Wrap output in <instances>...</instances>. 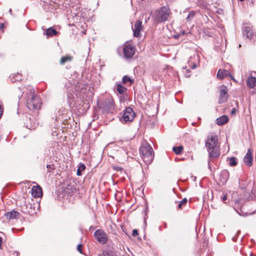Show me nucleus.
Segmentation results:
<instances>
[{"mask_svg":"<svg viewBox=\"0 0 256 256\" xmlns=\"http://www.w3.org/2000/svg\"><path fill=\"white\" fill-rule=\"evenodd\" d=\"M58 34L57 31L52 28H50L46 30V34L48 36H52L56 35Z\"/></svg>","mask_w":256,"mask_h":256,"instance_id":"23","label":"nucleus"},{"mask_svg":"<svg viewBox=\"0 0 256 256\" xmlns=\"http://www.w3.org/2000/svg\"><path fill=\"white\" fill-rule=\"evenodd\" d=\"M210 159L208 161V168L212 170V166H211V164H210Z\"/></svg>","mask_w":256,"mask_h":256,"instance_id":"43","label":"nucleus"},{"mask_svg":"<svg viewBox=\"0 0 256 256\" xmlns=\"http://www.w3.org/2000/svg\"><path fill=\"white\" fill-rule=\"evenodd\" d=\"M102 256H120V254L117 251L109 250L104 252Z\"/></svg>","mask_w":256,"mask_h":256,"instance_id":"22","label":"nucleus"},{"mask_svg":"<svg viewBox=\"0 0 256 256\" xmlns=\"http://www.w3.org/2000/svg\"><path fill=\"white\" fill-rule=\"evenodd\" d=\"M253 92H254V90H252V93H253Z\"/></svg>","mask_w":256,"mask_h":256,"instance_id":"54","label":"nucleus"},{"mask_svg":"<svg viewBox=\"0 0 256 256\" xmlns=\"http://www.w3.org/2000/svg\"><path fill=\"white\" fill-rule=\"evenodd\" d=\"M14 230V228H12V230L13 231Z\"/></svg>","mask_w":256,"mask_h":256,"instance_id":"55","label":"nucleus"},{"mask_svg":"<svg viewBox=\"0 0 256 256\" xmlns=\"http://www.w3.org/2000/svg\"><path fill=\"white\" fill-rule=\"evenodd\" d=\"M94 236L98 242L100 244H105L108 241V236L106 233L101 229L95 231Z\"/></svg>","mask_w":256,"mask_h":256,"instance_id":"6","label":"nucleus"},{"mask_svg":"<svg viewBox=\"0 0 256 256\" xmlns=\"http://www.w3.org/2000/svg\"><path fill=\"white\" fill-rule=\"evenodd\" d=\"M72 60V57L69 55H66L62 57L60 60V64L62 65L64 64L66 62H71Z\"/></svg>","mask_w":256,"mask_h":256,"instance_id":"21","label":"nucleus"},{"mask_svg":"<svg viewBox=\"0 0 256 256\" xmlns=\"http://www.w3.org/2000/svg\"><path fill=\"white\" fill-rule=\"evenodd\" d=\"M136 115L133 110L130 107H128L124 110L122 116L120 118V120L122 123L131 122L134 120Z\"/></svg>","mask_w":256,"mask_h":256,"instance_id":"5","label":"nucleus"},{"mask_svg":"<svg viewBox=\"0 0 256 256\" xmlns=\"http://www.w3.org/2000/svg\"><path fill=\"white\" fill-rule=\"evenodd\" d=\"M20 91L22 92L21 96H23L24 95L25 96H37L36 94L35 90L31 86L24 87Z\"/></svg>","mask_w":256,"mask_h":256,"instance_id":"12","label":"nucleus"},{"mask_svg":"<svg viewBox=\"0 0 256 256\" xmlns=\"http://www.w3.org/2000/svg\"><path fill=\"white\" fill-rule=\"evenodd\" d=\"M46 168L48 169L47 172L48 173L53 172L55 170L54 164H47Z\"/></svg>","mask_w":256,"mask_h":256,"instance_id":"34","label":"nucleus"},{"mask_svg":"<svg viewBox=\"0 0 256 256\" xmlns=\"http://www.w3.org/2000/svg\"><path fill=\"white\" fill-rule=\"evenodd\" d=\"M2 238L0 236V250L2 249Z\"/></svg>","mask_w":256,"mask_h":256,"instance_id":"44","label":"nucleus"},{"mask_svg":"<svg viewBox=\"0 0 256 256\" xmlns=\"http://www.w3.org/2000/svg\"><path fill=\"white\" fill-rule=\"evenodd\" d=\"M209 152V158L211 162H213V158H216L220 156V151L219 150V146L215 147L214 148H212L211 150H208Z\"/></svg>","mask_w":256,"mask_h":256,"instance_id":"13","label":"nucleus"},{"mask_svg":"<svg viewBox=\"0 0 256 256\" xmlns=\"http://www.w3.org/2000/svg\"><path fill=\"white\" fill-rule=\"evenodd\" d=\"M12 255L13 256H19L20 253L18 252H14Z\"/></svg>","mask_w":256,"mask_h":256,"instance_id":"42","label":"nucleus"},{"mask_svg":"<svg viewBox=\"0 0 256 256\" xmlns=\"http://www.w3.org/2000/svg\"><path fill=\"white\" fill-rule=\"evenodd\" d=\"M229 74V72L224 70H219L217 74V77L223 79Z\"/></svg>","mask_w":256,"mask_h":256,"instance_id":"20","label":"nucleus"},{"mask_svg":"<svg viewBox=\"0 0 256 256\" xmlns=\"http://www.w3.org/2000/svg\"><path fill=\"white\" fill-rule=\"evenodd\" d=\"M240 0V2H243V1H244V0Z\"/></svg>","mask_w":256,"mask_h":256,"instance_id":"52","label":"nucleus"},{"mask_svg":"<svg viewBox=\"0 0 256 256\" xmlns=\"http://www.w3.org/2000/svg\"><path fill=\"white\" fill-rule=\"evenodd\" d=\"M229 160V165L231 166H234L237 165L238 162L237 159L235 157H231L229 158H228V160Z\"/></svg>","mask_w":256,"mask_h":256,"instance_id":"28","label":"nucleus"},{"mask_svg":"<svg viewBox=\"0 0 256 256\" xmlns=\"http://www.w3.org/2000/svg\"><path fill=\"white\" fill-rule=\"evenodd\" d=\"M32 194L34 198H40L42 195L41 187L39 186H34L32 189Z\"/></svg>","mask_w":256,"mask_h":256,"instance_id":"15","label":"nucleus"},{"mask_svg":"<svg viewBox=\"0 0 256 256\" xmlns=\"http://www.w3.org/2000/svg\"><path fill=\"white\" fill-rule=\"evenodd\" d=\"M228 97H220L218 100V103L222 104L226 101Z\"/></svg>","mask_w":256,"mask_h":256,"instance_id":"37","label":"nucleus"},{"mask_svg":"<svg viewBox=\"0 0 256 256\" xmlns=\"http://www.w3.org/2000/svg\"><path fill=\"white\" fill-rule=\"evenodd\" d=\"M28 108L32 110H39L42 104L40 97H28L26 100Z\"/></svg>","mask_w":256,"mask_h":256,"instance_id":"4","label":"nucleus"},{"mask_svg":"<svg viewBox=\"0 0 256 256\" xmlns=\"http://www.w3.org/2000/svg\"><path fill=\"white\" fill-rule=\"evenodd\" d=\"M20 213L16 210H12L11 212H6L5 214V216L6 218L8 220H12L14 218H17L18 216H20Z\"/></svg>","mask_w":256,"mask_h":256,"instance_id":"17","label":"nucleus"},{"mask_svg":"<svg viewBox=\"0 0 256 256\" xmlns=\"http://www.w3.org/2000/svg\"><path fill=\"white\" fill-rule=\"evenodd\" d=\"M253 156L252 151L248 149L247 153L244 158V162L248 166H250L252 164Z\"/></svg>","mask_w":256,"mask_h":256,"instance_id":"14","label":"nucleus"},{"mask_svg":"<svg viewBox=\"0 0 256 256\" xmlns=\"http://www.w3.org/2000/svg\"><path fill=\"white\" fill-rule=\"evenodd\" d=\"M178 37H179V36H178V35H175V36H174V38H176H176H178Z\"/></svg>","mask_w":256,"mask_h":256,"instance_id":"47","label":"nucleus"},{"mask_svg":"<svg viewBox=\"0 0 256 256\" xmlns=\"http://www.w3.org/2000/svg\"><path fill=\"white\" fill-rule=\"evenodd\" d=\"M248 206V204L242 205V200H238L235 202L234 208L236 211L240 216H244L248 214H252V212H244L245 208Z\"/></svg>","mask_w":256,"mask_h":256,"instance_id":"9","label":"nucleus"},{"mask_svg":"<svg viewBox=\"0 0 256 256\" xmlns=\"http://www.w3.org/2000/svg\"><path fill=\"white\" fill-rule=\"evenodd\" d=\"M9 11H10V12H12V10H11V9H10Z\"/></svg>","mask_w":256,"mask_h":256,"instance_id":"53","label":"nucleus"},{"mask_svg":"<svg viewBox=\"0 0 256 256\" xmlns=\"http://www.w3.org/2000/svg\"><path fill=\"white\" fill-rule=\"evenodd\" d=\"M97 105L99 109H102L105 112H112L115 108V103L112 97L99 98Z\"/></svg>","mask_w":256,"mask_h":256,"instance_id":"2","label":"nucleus"},{"mask_svg":"<svg viewBox=\"0 0 256 256\" xmlns=\"http://www.w3.org/2000/svg\"><path fill=\"white\" fill-rule=\"evenodd\" d=\"M69 98H70V100H69V101L70 102V100H74V96H72V97H69Z\"/></svg>","mask_w":256,"mask_h":256,"instance_id":"46","label":"nucleus"},{"mask_svg":"<svg viewBox=\"0 0 256 256\" xmlns=\"http://www.w3.org/2000/svg\"><path fill=\"white\" fill-rule=\"evenodd\" d=\"M82 244H78L77 246V250L80 253L82 254Z\"/></svg>","mask_w":256,"mask_h":256,"instance_id":"38","label":"nucleus"},{"mask_svg":"<svg viewBox=\"0 0 256 256\" xmlns=\"http://www.w3.org/2000/svg\"><path fill=\"white\" fill-rule=\"evenodd\" d=\"M246 84L250 88H254L256 85V78L254 76L249 77L246 80Z\"/></svg>","mask_w":256,"mask_h":256,"instance_id":"18","label":"nucleus"},{"mask_svg":"<svg viewBox=\"0 0 256 256\" xmlns=\"http://www.w3.org/2000/svg\"><path fill=\"white\" fill-rule=\"evenodd\" d=\"M184 160V158L180 159V160Z\"/></svg>","mask_w":256,"mask_h":256,"instance_id":"49","label":"nucleus"},{"mask_svg":"<svg viewBox=\"0 0 256 256\" xmlns=\"http://www.w3.org/2000/svg\"><path fill=\"white\" fill-rule=\"evenodd\" d=\"M242 186V188H245V186Z\"/></svg>","mask_w":256,"mask_h":256,"instance_id":"50","label":"nucleus"},{"mask_svg":"<svg viewBox=\"0 0 256 256\" xmlns=\"http://www.w3.org/2000/svg\"><path fill=\"white\" fill-rule=\"evenodd\" d=\"M21 210L22 212L31 216L36 214V207L30 202H25L21 206Z\"/></svg>","mask_w":256,"mask_h":256,"instance_id":"8","label":"nucleus"},{"mask_svg":"<svg viewBox=\"0 0 256 256\" xmlns=\"http://www.w3.org/2000/svg\"><path fill=\"white\" fill-rule=\"evenodd\" d=\"M122 82L124 84L129 83V84L131 85L134 82V80L131 79L128 76H124L122 78Z\"/></svg>","mask_w":256,"mask_h":256,"instance_id":"26","label":"nucleus"},{"mask_svg":"<svg viewBox=\"0 0 256 256\" xmlns=\"http://www.w3.org/2000/svg\"><path fill=\"white\" fill-rule=\"evenodd\" d=\"M142 29V22L140 21H137L134 24V29L136 30L137 31H140Z\"/></svg>","mask_w":256,"mask_h":256,"instance_id":"32","label":"nucleus"},{"mask_svg":"<svg viewBox=\"0 0 256 256\" xmlns=\"http://www.w3.org/2000/svg\"><path fill=\"white\" fill-rule=\"evenodd\" d=\"M116 90L120 94H122L126 90V88L121 84L116 85Z\"/></svg>","mask_w":256,"mask_h":256,"instance_id":"27","label":"nucleus"},{"mask_svg":"<svg viewBox=\"0 0 256 256\" xmlns=\"http://www.w3.org/2000/svg\"><path fill=\"white\" fill-rule=\"evenodd\" d=\"M252 2H253L254 1V0H250Z\"/></svg>","mask_w":256,"mask_h":256,"instance_id":"51","label":"nucleus"},{"mask_svg":"<svg viewBox=\"0 0 256 256\" xmlns=\"http://www.w3.org/2000/svg\"><path fill=\"white\" fill-rule=\"evenodd\" d=\"M188 202V200L186 198H184L182 199V201L180 202V204H178V208L179 209L182 208V206L186 204Z\"/></svg>","mask_w":256,"mask_h":256,"instance_id":"35","label":"nucleus"},{"mask_svg":"<svg viewBox=\"0 0 256 256\" xmlns=\"http://www.w3.org/2000/svg\"><path fill=\"white\" fill-rule=\"evenodd\" d=\"M192 125H193L194 126H196V124L195 122H192Z\"/></svg>","mask_w":256,"mask_h":256,"instance_id":"48","label":"nucleus"},{"mask_svg":"<svg viewBox=\"0 0 256 256\" xmlns=\"http://www.w3.org/2000/svg\"><path fill=\"white\" fill-rule=\"evenodd\" d=\"M230 177V173L229 172L226 170H222L219 176V185L223 186L225 184L228 180Z\"/></svg>","mask_w":256,"mask_h":256,"instance_id":"11","label":"nucleus"},{"mask_svg":"<svg viewBox=\"0 0 256 256\" xmlns=\"http://www.w3.org/2000/svg\"><path fill=\"white\" fill-rule=\"evenodd\" d=\"M242 34L244 36H246V38L252 39L254 34V32H253L250 27L247 26L244 28Z\"/></svg>","mask_w":256,"mask_h":256,"instance_id":"16","label":"nucleus"},{"mask_svg":"<svg viewBox=\"0 0 256 256\" xmlns=\"http://www.w3.org/2000/svg\"><path fill=\"white\" fill-rule=\"evenodd\" d=\"M123 52L125 58L129 59L132 58L134 55L135 53V48L131 44H125Z\"/></svg>","mask_w":256,"mask_h":256,"instance_id":"10","label":"nucleus"},{"mask_svg":"<svg viewBox=\"0 0 256 256\" xmlns=\"http://www.w3.org/2000/svg\"><path fill=\"white\" fill-rule=\"evenodd\" d=\"M228 88L224 86H222L220 88V96H224L227 94Z\"/></svg>","mask_w":256,"mask_h":256,"instance_id":"30","label":"nucleus"},{"mask_svg":"<svg viewBox=\"0 0 256 256\" xmlns=\"http://www.w3.org/2000/svg\"><path fill=\"white\" fill-rule=\"evenodd\" d=\"M196 15V12L194 10L190 11L187 17L186 18V20L188 22H190L194 18Z\"/></svg>","mask_w":256,"mask_h":256,"instance_id":"29","label":"nucleus"},{"mask_svg":"<svg viewBox=\"0 0 256 256\" xmlns=\"http://www.w3.org/2000/svg\"><path fill=\"white\" fill-rule=\"evenodd\" d=\"M34 120V122L33 124H32L31 126H30V127H28V126H27L28 128H29V129H34L36 128V126L38 124V122H36V121L34 120V118H30V121Z\"/></svg>","mask_w":256,"mask_h":256,"instance_id":"33","label":"nucleus"},{"mask_svg":"<svg viewBox=\"0 0 256 256\" xmlns=\"http://www.w3.org/2000/svg\"><path fill=\"white\" fill-rule=\"evenodd\" d=\"M138 234V232L137 230L134 229L132 230V235L134 236H136Z\"/></svg>","mask_w":256,"mask_h":256,"instance_id":"40","label":"nucleus"},{"mask_svg":"<svg viewBox=\"0 0 256 256\" xmlns=\"http://www.w3.org/2000/svg\"><path fill=\"white\" fill-rule=\"evenodd\" d=\"M236 109L235 108H233L231 112L232 114H234L236 113Z\"/></svg>","mask_w":256,"mask_h":256,"instance_id":"45","label":"nucleus"},{"mask_svg":"<svg viewBox=\"0 0 256 256\" xmlns=\"http://www.w3.org/2000/svg\"><path fill=\"white\" fill-rule=\"evenodd\" d=\"M183 150L184 147L182 146H176L172 148V151L177 155L180 154L182 152Z\"/></svg>","mask_w":256,"mask_h":256,"instance_id":"24","label":"nucleus"},{"mask_svg":"<svg viewBox=\"0 0 256 256\" xmlns=\"http://www.w3.org/2000/svg\"><path fill=\"white\" fill-rule=\"evenodd\" d=\"M227 196L226 195H224L222 198V200L223 202H226V200H227Z\"/></svg>","mask_w":256,"mask_h":256,"instance_id":"41","label":"nucleus"},{"mask_svg":"<svg viewBox=\"0 0 256 256\" xmlns=\"http://www.w3.org/2000/svg\"><path fill=\"white\" fill-rule=\"evenodd\" d=\"M141 156L146 164H150L154 158V150L152 146L147 142H144L140 148Z\"/></svg>","mask_w":256,"mask_h":256,"instance_id":"1","label":"nucleus"},{"mask_svg":"<svg viewBox=\"0 0 256 256\" xmlns=\"http://www.w3.org/2000/svg\"><path fill=\"white\" fill-rule=\"evenodd\" d=\"M134 35L135 37H138L140 36V31H137L136 30H133Z\"/></svg>","mask_w":256,"mask_h":256,"instance_id":"39","label":"nucleus"},{"mask_svg":"<svg viewBox=\"0 0 256 256\" xmlns=\"http://www.w3.org/2000/svg\"><path fill=\"white\" fill-rule=\"evenodd\" d=\"M218 141V136L214 134H210L207 137V140L206 142V146L207 149L211 150L212 148L218 147L217 143Z\"/></svg>","mask_w":256,"mask_h":256,"instance_id":"7","label":"nucleus"},{"mask_svg":"<svg viewBox=\"0 0 256 256\" xmlns=\"http://www.w3.org/2000/svg\"><path fill=\"white\" fill-rule=\"evenodd\" d=\"M169 16V8L166 6H162L155 12L154 17L155 22L159 23L166 21Z\"/></svg>","mask_w":256,"mask_h":256,"instance_id":"3","label":"nucleus"},{"mask_svg":"<svg viewBox=\"0 0 256 256\" xmlns=\"http://www.w3.org/2000/svg\"><path fill=\"white\" fill-rule=\"evenodd\" d=\"M216 124L219 126H222L225 124H226L228 121V116L226 115H224L218 118L216 120Z\"/></svg>","mask_w":256,"mask_h":256,"instance_id":"19","label":"nucleus"},{"mask_svg":"<svg viewBox=\"0 0 256 256\" xmlns=\"http://www.w3.org/2000/svg\"><path fill=\"white\" fill-rule=\"evenodd\" d=\"M86 169V166L84 164L80 163L76 171V174L78 176H81L82 172Z\"/></svg>","mask_w":256,"mask_h":256,"instance_id":"25","label":"nucleus"},{"mask_svg":"<svg viewBox=\"0 0 256 256\" xmlns=\"http://www.w3.org/2000/svg\"><path fill=\"white\" fill-rule=\"evenodd\" d=\"M4 112L3 104L2 102L0 101V118H1Z\"/></svg>","mask_w":256,"mask_h":256,"instance_id":"36","label":"nucleus"},{"mask_svg":"<svg viewBox=\"0 0 256 256\" xmlns=\"http://www.w3.org/2000/svg\"><path fill=\"white\" fill-rule=\"evenodd\" d=\"M198 58V56H194L193 58H192V56L190 58V60H188V64H189V66L192 69H195L197 66H196V64H192V65H191V61H190V60H192V58H194V59H196Z\"/></svg>","mask_w":256,"mask_h":256,"instance_id":"31","label":"nucleus"}]
</instances>
